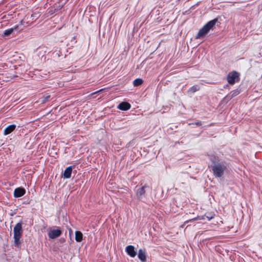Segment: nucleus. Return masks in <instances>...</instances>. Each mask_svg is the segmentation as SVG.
<instances>
[{
  "instance_id": "obj_16",
  "label": "nucleus",
  "mask_w": 262,
  "mask_h": 262,
  "mask_svg": "<svg viewBox=\"0 0 262 262\" xmlns=\"http://www.w3.org/2000/svg\"><path fill=\"white\" fill-rule=\"evenodd\" d=\"M83 235L80 231H76L75 232V240L77 242H80L82 240Z\"/></svg>"
},
{
  "instance_id": "obj_8",
  "label": "nucleus",
  "mask_w": 262,
  "mask_h": 262,
  "mask_svg": "<svg viewBox=\"0 0 262 262\" xmlns=\"http://www.w3.org/2000/svg\"><path fill=\"white\" fill-rule=\"evenodd\" d=\"M138 257L142 262H145L146 259V251L144 249H140L138 251Z\"/></svg>"
},
{
  "instance_id": "obj_1",
  "label": "nucleus",
  "mask_w": 262,
  "mask_h": 262,
  "mask_svg": "<svg viewBox=\"0 0 262 262\" xmlns=\"http://www.w3.org/2000/svg\"><path fill=\"white\" fill-rule=\"evenodd\" d=\"M217 18H214L209 21H208L205 26H204L198 32L196 35V38H200L205 35H206L208 32L212 29L215 24L217 22Z\"/></svg>"
},
{
  "instance_id": "obj_12",
  "label": "nucleus",
  "mask_w": 262,
  "mask_h": 262,
  "mask_svg": "<svg viewBox=\"0 0 262 262\" xmlns=\"http://www.w3.org/2000/svg\"><path fill=\"white\" fill-rule=\"evenodd\" d=\"M15 125H10L8 126L4 130V135H7L12 132L15 128Z\"/></svg>"
},
{
  "instance_id": "obj_11",
  "label": "nucleus",
  "mask_w": 262,
  "mask_h": 262,
  "mask_svg": "<svg viewBox=\"0 0 262 262\" xmlns=\"http://www.w3.org/2000/svg\"><path fill=\"white\" fill-rule=\"evenodd\" d=\"M72 167L69 166L66 168L64 171L63 177L65 179H69L71 177V175L72 171Z\"/></svg>"
},
{
  "instance_id": "obj_10",
  "label": "nucleus",
  "mask_w": 262,
  "mask_h": 262,
  "mask_svg": "<svg viewBox=\"0 0 262 262\" xmlns=\"http://www.w3.org/2000/svg\"><path fill=\"white\" fill-rule=\"evenodd\" d=\"M117 108L120 110L127 111L130 108V105L126 102H123L118 105Z\"/></svg>"
},
{
  "instance_id": "obj_14",
  "label": "nucleus",
  "mask_w": 262,
  "mask_h": 262,
  "mask_svg": "<svg viewBox=\"0 0 262 262\" xmlns=\"http://www.w3.org/2000/svg\"><path fill=\"white\" fill-rule=\"evenodd\" d=\"M200 90V86L198 85H194L191 86L188 90L187 93L188 94H192Z\"/></svg>"
},
{
  "instance_id": "obj_7",
  "label": "nucleus",
  "mask_w": 262,
  "mask_h": 262,
  "mask_svg": "<svg viewBox=\"0 0 262 262\" xmlns=\"http://www.w3.org/2000/svg\"><path fill=\"white\" fill-rule=\"evenodd\" d=\"M26 193V190L24 188L18 187L16 188L14 191V196L15 198H19L23 196Z\"/></svg>"
},
{
  "instance_id": "obj_18",
  "label": "nucleus",
  "mask_w": 262,
  "mask_h": 262,
  "mask_svg": "<svg viewBox=\"0 0 262 262\" xmlns=\"http://www.w3.org/2000/svg\"><path fill=\"white\" fill-rule=\"evenodd\" d=\"M143 82L141 78H137L133 81V85L134 86H138L141 85Z\"/></svg>"
},
{
  "instance_id": "obj_3",
  "label": "nucleus",
  "mask_w": 262,
  "mask_h": 262,
  "mask_svg": "<svg viewBox=\"0 0 262 262\" xmlns=\"http://www.w3.org/2000/svg\"><path fill=\"white\" fill-rule=\"evenodd\" d=\"M212 169L215 177L219 178L223 175L224 172L226 169V166L223 164H214L212 166Z\"/></svg>"
},
{
  "instance_id": "obj_9",
  "label": "nucleus",
  "mask_w": 262,
  "mask_h": 262,
  "mask_svg": "<svg viewBox=\"0 0 262 262\" xmlns=\"http://www.w3.org/2000/svg\"><path fill=\"white\" fill-rule=\"evenodd\" d=\"M18 28V26H15L14 28H9L5 30L3 33L2 34V36L3 37H8L10 36L14 32V30H16Z\"/></svg>"
},
{
  "instance_id": "obj_13",
  "label": "nucleus",
  "mask_w": 262,
  "mask_h": 262,
  "mask_svg": "<svg viewBox=\"0 0 262 262\" xmlns=\"http://www.w3.org/2000/svg\"><path fill=\"white\" fill-rule=\"evenodd\" d=\"M145 187L143 186L137 189L136 194L139 199H141L144 194L145 192Z\"/></svg>"
},
{
  "instance_id": "obj_17",
  "label": "nucleus",
  "mask_w": 262,
  "mask_h": 262,
  "mask_svg": "<svg viewBox=\"0 0 262 262\" xmlns=\"http://www.w3.org/2000/svg\"><path fill=\"white\" fill-rule=\"evenodd\" d=\"M239 94V91L238 90H235L231 92V93L227 96V98H232Z\"/></svg>"
},
{
  "instance_id": "obj_5",
  "label": "nucleus",
  "mask_w": 262,
  "mask_h": 262,
  "mask_svg": "<svg viewBox=\"0 0 262 262\" xmlns=\"http://www.w3.org/2000/svg\"><path fill=\"white\" fill-rule=\"evenodd\" d=\"M238 77V73L236 72L230 73L227 76V81L230 84H233L235 79Z\"/></svg>"
},
{
  "instance_id": "obj_15",
  "label": "nucleus",
  "mask_w": 262,
  "mask_h": 262,
  "mask_svg": "<svg viewBox=\"0 0 262 262\" xmlns=\"http://www.w3.org/2000/svg\"><path fill=\"white\" fill-rule=\"evenodd\" d=\"M50 98V95L48 94H46L39 99L38 102L40 103H45L48 101Z\"/></svg>"
},
{
  "instance_id": "obj_2",
  "label": "nucleus",
  "mask_w": 262,
  "mask_h": 262,
  "mask_svg": "<svg viewBox=\"0 0 262 262\" xmlns=\"http://www.w3.org/2000/svg\"><path fill=\"white\" fill-rule=\"evenodd\" d=\"M14 244L15 247H18L20 244V238L23 232L21 223H17L14 227Z\"/></svg>"
},
{
  "instance_id": "obj_19",
  "label": "nucleus",
  "mask_w": 262,
  "mask_h": 262,
  "mask_svg": "<svg viewBox=\"0 0 262 262\" xmlns=\"http://www.w3.org/2000/svg\"><path fill=\"white\" fill-rule=\"evenodd\" d=\"M196 124H197V125H200V123L198 122H197V123H196Z\"/></svg>"
},
{
  "instance_id": "obj_4",
  "label": "nucleus",
  "mask_w": 262,
  "mask_h": 262,
  "mask_svg": "<svg viewBox=\"0 0 262 262\" xmlns=\"http://www.w3.org/2000/svg\"><path fill=\"white\" fill-rule=\"evenodd\" d=\"M61 233V231L59 229H53L49 231L48 236L49 238L54 239L59 237Z\"/></svg>"
},
{
  "instance_id": "obj_6",
  "label": "nucleus",
  "mask_w": 262,
  "mask_h": 262,
  "mask_svg": "<svg viewBox=\"0 0 262 262\" xmlns=\"http://www.w3.org/2000/svg\"><path fill=\"white\" fill-rule=\"evenodd\" d=\"M125 251L131 257H134L137 254V252L135 250V247L132 245L126 246L125 248Z\"/></svg>"
}]
</instances>
